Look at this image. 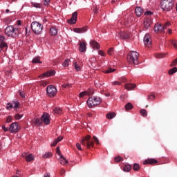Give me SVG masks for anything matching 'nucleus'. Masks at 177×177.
Listing matches in <instances>:
<instances>
[{
  "instance_id": "nucleus-1",
  "label": "nucleus",
  "mask_w": 177,
  "mask_h": 177,
  "mask_svg": "<svg viewBox=\"0 0 177 177\" xmlns=\"http://www.w3.org/2000/svg\"><path fill=\"white\" fill-rule=\"evenodd\" d=\"M93 140L97 145H99V139L97 137L93 136L92 138L91 136L87 135L84 138L81 140V145L89 149V147H93Z\"/></svg>"
},
{
  "instance_id": "nucleus-2",
  "label": "nucleus",
  "mask_w": 177,
  "mask_h": 177,
  "mask_svg": "<svg viewBox=\"0 0 177 177\" xmlns=\"http://www.w3.org/2000/svg\"><path fill=\"white\" fill-rule=\"evenodd\" d=\"M4 32L7 37H10V38H17V37H19V28L12 25L8 26Z\"/></svg>"
},
{
  "instance_id": "nucleus-3",
  "label": "nucleus",
  "mask_w": 177,
  "mask_h": 177,
  "mask_svg": "<svg viewBox=\"0 0 177 177\" xmlns=\"http://www.w3.org/2000/svg\"><path fill=\"white\" fill-rule=\"evenodd\" d=\"M174 0H161L160 8L164 12H171L174 5Z\"/></svg>"
},
{
  "instance_id": "nucleus-4",
  "label": "nucleus",
  "mask_w": 177,
  "mask_h": 177,
  "mask_svg": "<svg viewBox=\"0 0 177 177\" xmlns=\"http://www.w3.org/2000/svg\"><path fill=\"white\" fill-rule=\"evenodd\" d=\"M127 61L129 64H139V53L131 51L127 55Z\"/></svg>"
},
{
  "instance_id": "nucleus-5",
  "label": "nucleus",
  "mask_w": 177,
  "mask_h": 177,
  "mask_svg": "<svg viewBox=\"0 0 177 177\" xmlns=\"http://www.w3.org/2000/svg\"><path fill=\"white\" fill-rule=\"evenodd\" d=\"M100 103H102V98L97 96L90 97L87 100V105L89 109H92V107H95V106H97Z\"/></svg>"
},
{
  "instance_id": "nucleus-6",
  "label": "nucleus",
  "mask_w": 177,
  "mask_h": 177,
  "mask_svg": "<svg viewBox=\"0 0 177 177\" xmlns=\"http://www.w3.org/2000/svg\"><path fill=\"white\" fill-rule=\"evenodd\" d=\"M30 26L32 31L34 34H36V35H39V34L42 32V28H44V26L39 22L35 21L31 23Z\"/></svg>"
},
{
  "instance_id": "nucleus-7",
  "label": "nucleus",
  "mask_w": 177,
  "mask_h": 177,
  "mask_svg": "<svg viewBox=\"0 0 177 177\" xmlns=\"http://www.w3.org/2000/svg\"><path fill=\"white\" fill-rule=\"evenodd\" d=\"M46 93L49 97H55L57 93V88L53 85L46 87Z\"/></svg>"
},
{
  "instance_id": "nucleus-8",
  "label": "nucleus",
  "mask_w": 177,
  "mask_h": 177,
  "mask_svg": "<svg viewBox=\"0 0 177 177\" xmlns=\"http://www.w3.org/2000/svg\"><path fill=\"white\" fill-rule=\"evenodd\" d=\"M20 107V102L17 100H13L12 103L8 102L7 104L6 109L10 110V109H14V110L17 111V109Z\"/></svg>"
},
{
  "instance_id": "nucleus-9",
  "label": "nucleus",
  "mask_w": 177,
  "mask_h": 177,
  "mask_svg": "<svg viewBox=\"0 0 177 177\" xmlns=\"http://www.w3.org/2000/svg\"><path fill=\"white\" fill-rule=\"evenodd\" d=\"M20 127H19V123H17V122L12 123L9 127V131L10 133H17Z\"/></svg>"
},
{
  "instance_id": "nucleus-10",
  "label": "nucleus",
  "mask_w": 177,
  "mask_h": 177,
  "mask_svg": "<svg viewBox=\"0 0 177 177\" xmlns=\"http://www.w3.org/2000/svg\"><path fill=\"white\" fill-rule=\"evenodd\" d=\"M6 38L5 36L0 35V52H2V49H4V48H6L8 49V43L5 41Z\"/></svg>"
},
{
  "instance_id": "nucleus-11",
  "label": "nucleus",
  "mask_w": 177,
  "mask_h": 177,
  "mask_svg": "<svg viewBox=\"0 0 177 177\" xmlns=\"http://www.w3.org/2000/svg\"><path fill=\"white\" fill-rule=\"evenodd\" d=\"M145 46H147V48H150L151 45V37L150 36L149 34H146L144 37L143 39Z\"/></svg>"
},
{
  "instance_id": "nucleus-12",
  "label": "nucleus",
  "mask_w": 177,
  "mask_h": 177,
  "mask_svg": "<svg viewBox=\"0 0 177 177\" xmlns=\"http://www.w3.org/2000/svg\"><path fill=\"white\" fill-rule=\"evenodd\" d=\"M41 121H43L46 125H49L50 124V116L47 113H43L41 115Z\"/></svg>"
},
{
  "instance_id": "nucleus-13",
  "label": "nucleus",
  "mask_w": 177,
  "mask_h": 177,
  "mask_svg": "<svg viewBox=\"0 0 177 177\" xmlns=\"http://www.w3.org/2000/svg\"><path fill=\"white\" fill-rule=\"evenodd\" d=\"M78 16V12H74L70 19L68 20V24H75L77 23V17Z\"/></svg>"
},
{
  "instance_id": "nucleus-14",
  "label": "nucleus",
  "mask_w": 177,
  "mask_h": 177,
  "mask_svg": "<svg viewBox=\"0 0 177 177\" xmlns=\"http://www.w3.org/2000/svg\"><path fill=\"white\" fill-rule=\"evenodd\" d=\"M73 31L77 34H84V32H86L88 31V26H84L82 28H75Z\"/></svg>"
},
{
  "instance_id": "nucleus-15",
  "label": "nucleus",
  "mask_w": 177,
  "mask_h": 177,
  "mask_svg": "<svg viewBox=\"0 0 177 177\" xmlns=\"http://www.w3.org/2000/svg\"><path fill=\"white\" fill-rule=\"evenodd\" d=\"M153 30L155 32H164V26L161 24L157 23L155 24Z\"/></svg>"
},
{
  "instance_id": "nucleus-16",
  "label": "nucleus",
  "mask_w": 177,
  "mask_h": 177,
  "mask_svg": "<svg viewBox=\"0 0 177 177\" xmlns=\"http://www.w3.org/2000/svg\"><path fill=\"white\" fill-rule=\"evenodd\" d=\"M90 45H91V48H93V49H97V50L100 49V45L95 40H93V41H90Z\"/></svg>"
},
{
  "instance_id": "nucleus-17",
  "label": "nucleus",
  "mask_w": 177,
  "mask_h": 177,
  "mask_svg": "<svg viewBox=\"0 0 177 177\" xmlns=\"http://www.w3.org/2000/svg\"><path fill=\"white\" fill-rule=\"evenodd\" d=\"M153 23V21H151V19H146L145 21H144V26H145V28H146V30H149V28L151 26V24Z\"/></svg>"
},
{
  "instance_id": "nucleus-18",
  "label": "nucleus",
  "mask_w": 177,
  "mask_h": 177,
  "mask_svg": "<svg viewBox=\"0 0 177 177\" xmlns=\"http://www.w3.org/2000/svg\"><path fill=\"white\" fill-rule=\"evenodd\" d=\"M124 88L127 91H132V89H135V88H136V84L132 83H127L124 85Z\"/></svg>"
},
{
  "instance_id": "nucleus-19",
  "label": "nucleus",
  "mask_w": 177,
  "mask_h": 177,
  "mask_svg": "<svg viewBox=\"0 0 177 177\" xmlns=\"http://www.w3.org/2000/svg\"><path fill=\"white\" fill-rule=\"evenodd\" d=\"M143 12H145V10H143L140 7H136V15L138 17H140L142 15H143Z\"/></svg>"
},
{
  "instance_id": "nucleus-20",
  "label": "nucleus",
  "mask_w": 177,
  "mask_h": 177,
  "mask_svg": "<svg viewBox=\"0 0 177 177\" xmlns=\"http://www.w3.org/2000/svg\"><path fill=\"white\" fill-rule=\"evenodd\" d=\"M32 63L33 64H42V61H41V57H35L32 60Z\"/></svg>"
},
{
  "instance_id": "nucleus-21",
  "label": "nucleus",
  "mask_w": 177,
  "mask_h": 177,
  "mask_svg": "<svg viewBox=\"0 0 177 177\" xmlns=\"http://www.w3.org/2000/svg\"><path fill=\"white\" fill-rule=\"evenodd\" d=\"M80 52H86V43L82 41L80 42Z\"/></svg>"
},
{
  "instance_id": "nucleus-22",
  "label": "nucleus",
  "mask_w": 177,
  "mask_h": 177,
  "mask_svg": "<svg viewBox=\"0 0 177 177\" xmlns=\"http://www.w3.org/2000/svg\"><path fill=\"white\" fill-rule=\"evenodd\" d=\"M157 162H158L157 160L151 158V159L145 160L143 162V164H144V165H146L147 164H151V165L157 164Z\"/></svg>"
},
{
  "instance_id": "nucleus-23",
  "label": "nucleus",
  "mask_w": 177,
  "mask_h": 177,
  "mask_svg": "<svg viewBox=\"0 0 177 177\" xmlns=\"http://www.w3.org/2000/svg\"><path fill=\"white\" fill-rule=\"evenodd\" d=\"M59 162L62 165H66V164H68V160L63 156V155H61L60 158H59Z\"/></svg>"
},
{
  "instance_id": "nucleus-24",
  "label": "nucleus",
  "mask_w": 177,
  "mask_h": 177,
  "mask_svg": "<svg viewBox=\"0 0 177 177\" xmlns=\"http://www.w3.org/2000/svg\"><path fill=\"white\" fill-rule=\"evenodd\" d=\"M50 34L52 35V37H55V35H57V28L55 27L50 28Z\"/></svg>"
},
{
  "instance_id": "nucleus-25",
  "label": "nucleus",
  "mask_w": 177,
  "mask_h": 177,
  "mask_svg": "<svg viewBox=\"0 0 177 177\" xmlns=\"http://www.w3.org/2000/svg\"><path fill=\"white\" fill-rule=\"evenodd\" d=\"M31 6L36 8L37 9H41L42 8V4L40 3L31 2Z\"/></svg>"
},
{
  "instance_id": "nucleus-26",
  "label": "nucleus",
  "mask_w": 177,
  "mask_h": 177,
  "mask_svg": "<svg viewBox=\"0 0 177 177\" xmlns=\"http://www.w3.org/2000/svg\"><path fill=\"white\" fill-rule=\"evenodd\" d=\"M119 37H120L121 39H127V38H129V36L127 33L122 32L119 33Z\"/></svg>"
},
{
  "instance_id": "nucleus-27",
  "label": "nucleus",
  "mask_w": 177,
  "mask_h": 177,
  "mask_svg": "<svg viewBox=\"0 0 177 177\" xmlns=\"http://www.w3.org/2000/svg\"><path fill=\"white\" fill-rule=\"evenodd\" d=\"M132 169V166L131 165H126L123 167L124 172H129Z\"/></svg>"
},
{
  "instance_id": "nucleus-28",
  "label": "nucleus",
  "mask_w": 177,
  "mask_h": 177,
  "mask_svg": "<svg viewBox=\"0 0 177 177\" xmlns=\"http://www.w3.org/2000/svg\"><path fill=\"white\" fill-rule=\"evenodd\" d=\"M114 117H115V113L114 112H110L106 114V118H108V120H113Z\"/></svg>"
},
{
  "instance_id": "nucleus-29",
  "label": "nucleus",
  "mask_w": 177,
  "mask_h": 177,
  "mask_svg": "<svg viewBox=\"0 0 177 177\" xmlns=\"http://www.w3.org/2000/svg\"><path fill=\"white\" fill-rule=\"evenodd\" d=\"M25 160L28 162H30V161H32V160H34V156H32V154H28L26 156Z\"/></svg>"
},
{
  "instance_id": "nucleus-30",
  "label": "nucleus",
  "mask_w": 177,
  "mask_h": 177,
  "mask_svg": "<svg viewBox=\"0 0 177 177\" xmlns=\"http://www.w3.org/2000/svg\"><path fill=\"white\" fill-rule=\"evenodd\" d=\"M91 93L89 91H82L79 94V97H84V96H89Z\"/></svg>"
},
{
  "instance_id": "nucleus-31",
  "label": "nucleus",
  "mask_w": 177,
  "mask_h": 177,
  "mask_svg": "<svg viewBox=\"0 0 177 177\" xmlns=\"http://www.w3.org/2000/svg\"><path fill=\"white\" fill-rule=\"evenodd\" d=\"M53 111L55 114H62V113H63V110H62L60 107L54 108Z\"/></svg>"
},
{
  "instance_id": "nucleus-32",
  "label": "nucleus",
  "mask_w": 177,
  "mask_h": 177,
  "mask_svg": "<svg viewBox=\"0 0 177 177\" xmlns=\"http://www.w3.org/2000/svg\"><path fill=\"white\" fill-rule=\"evenodd\" d=\"M46 77H53V75H55V74H56V71H48L47 72H46Z\"/></svg>"
},
{
  "instance_id": "nucleus-33",
  "label": "nucleus",
  "mask_w": 177,
  "mask_h": 177,
  "mask_svg": "<svg viewBox=\"0 0 177 177\" xmlns=\"http://www.w3.org/2000/svg\"><path fill=\"white\" fill-rule=\"evenodd\" d=\"M167 56V54L158 53L155 55L156 59H164Z\"/></svg>"
},
{
  "instance_id": "nucleus-34",
  "label": "nucleus",
  "mask_w": 177,
  "mask_h": 177,
  "mask_svg": "<svg viewBox=\"0 0 177 177\" xmlns=\"http://www.w3.org/2000/svg\"><path fill=\"white\" fill-rule=\"evenodd\" d=\"M133 108V106H132V104H131L129 102L126 104V105L124 106L125 110H132Z\"/></svg>"
},
{
  "instance_id": "nucleus-35",
  "label": "nucleus",
  "mask_w": 177,
  "mask_h": 177,
  "mask_svg": "<svg viewBox=\"0 0 177 177\" xmlns=\"http://www.w3.org/2000/svg\"><path fill=\"white\" fill-rule=\"evenodd\" d=\"M70 62L71 61L68 59H65L62 64L63 67H68V66L70 65Z\"/></svg>"
},
{
  "instance_id": "nucleus-36",
  "label": "nucleus",
  "mask_w": 177,
  "mask_h": 177,
  "mask_svg": "<svg viewBox=\"0 0 177 177\" xmlns=\"http://www.w3.org/2000/svg\"><path fill=\"white\" fill-rule=\"evenodd\" d=\"M176 72H177V68L174 67L169 71V75H172V74H175V73Z\"/></svg>"
},
{
  "instance_id": "nucleus-37",
  "label": "nucleus",
  "mask_w": 177,
  "mask_h": 177,
  "mask_svg": "<svg viewBox=\"0 0 177 177\" xmlns=\"http://www.w3.org/2000/svg\"><path fill=\"white\" fill-rule=\"evenodd\" d=\"M74 68L76 71H81V66H80L77 62H74Z\"/></svg>"
},
{
  "instance_id": "nucleus-38",
  "label": "nucleus",
  "mask_w": 177,
  "mask_h": 177,
  "mask_svg": "<svg viewBox=\"0 0 177 177\" xmlns=\"http://www.w3.org/2000/svg\"><path fill=\"white\" fill-rule=\"evenodd\" d=\"M24 115V114L17 113L15 115L14 118H15L16 120H21Z\"/></svg>"
},
{
  "instance_id": "nucleus-39",
  "label": "nucleus",
  "mask_w": 177,
  "mask_h": 177,
  "mask_svg": "<svg viewBox=\"0 0 177 177\" xmlns=\"http://www.w3.org/2000/svg\"><path fill=\"white\" fill-rule=\"evenodd\" d=\"M140 113L142 117H147V111L146 109H141Z\"/></svg>"
},
{
  "instance_id": "nucleus-40",
  "label": "nucleus",
  "mask_w": 177,
  "mask_h": 177,
  "mask_svg": "<svg viewBox=\"0 0 177 177\" xmlns=\"http://www.w3.org/2000/svg\"><path fill=\"white\" fill-rule=\"evenodd\" d=\"M133 171H139L140 169V166H139V164L135 163L133 166Z\"/></svg>"
},
{
  "instance_id": "nucleus-41",
  "label": "nucleus",
  "mask_w": 177,
  "mask_h": 177,
  "mask_svg": "<svg viewBox=\"0 0 177 177\" xmlns=\"http://www.w3.org/2000/svg\"><path fill=\"white\" fill-rule=\"evenodd\" d=\"M44 158H50L52 157V153L50 152H46L45 154L43 156Z\"/></svg>"
},
{
  "instance_id": "nucleus-42",
  "label": "nucleus",
  "mask_w": 177,
  "mask_h": 177,
  "mask_svg": "<svg viewBox=\"0 0 177 177\" xmlns=\"http://www.w3.org/2000/svg\"><path fill=\"white\" fill-rule=\"evenodd\" d=\"M108 55H109V56L114 55V48H111L108 50Z\"/></svg>"
},
{
  "instance_id": "nucleus-43",
  "label": "nucleus",
  "mask_w": 177,
  "mask_h": 177,
  "mask_svg": "<svg viewBox=\"0 0 177 177\" xmlns=\"http://www.w3.org/2000/svg\"><path fill=\"white\" fill-rule=\"evenodd\" d=\"M35 124L36 125H41L42 124V118L41 119L37 118L35 120Z\"/></svg>"
},
{
  "instance_id": "nucleus-44",
  "label": "nucleus",
  "mask_w": 177,
  "mask_h": 177,
  "mask_svg": "<svg viewBox=\"0 0 177 177\" xmlns=\"http://www.w3.org/2000/svg\"><path fill=\"white\" fill-rule=\"evenodd\" d=\"M115 162H120V161H122L124 160L121 156H116L114 158Z\"/></svg>"
},
{
  "instance_id": "nucleus-45",
  "label": "nucleus",
  "mask_w": 177,
  "mask_h": 177,
  "mask_svg": "<svg viewBox=\"0 0 177 177\" xmlns=\"http://www.w3.org/2000/svg\"><path fill=\"white\" fill-rule=\"evenodd\" d=\"M71 86H73V84H67V83H64V84H62V88H71Z\"/></svg>"
},
{
  "instance_id": "nucleus-46",
  "label": "nucleus",
  "mask_w": 177,
  "mask_h": 177,
  "mask_svg": "<svg viewBox=\"0 0 177 177\" xmlns=\"http://www.w3.org/2000/svg\"><path fill=\"white\" fill-rule=\"evenodd\" d=\"M115 71V69H113L111 68H109L108 70L105 71L106 74H110V73H114Z\"/></svg>"
},
{
  "instance_id": "nucleus-47",
  "label": "nucleus",
  "mask_w": 177,
  "mask_h": 177,
  "mask_svg": "<svg viewBox=\"0 0 177 177\" xmlns=\"http://www.w3.org/2000/svg\"><path fill=\"white\" fill-rule=\"evenodd\" d=\"M156 95H154V94H151L147 96V100H153V99H155Z\"/></svg>"
},
{
  "instance_id": "nucleus-48",
  "label": "nucleus",
  "mask_w": 177,
  "mask_h": 177,
  "mask_svg": "<svg viewBox=\"0 0 177 177\" xmlns=\"http://www.w3.org/2000/svg\"><path fill=\"white\" fill-rule=\"evenodd\" d=\"M111 85H113V86H115V85L120 86V85H121V82H118V81L112 82Z\"/></svg>"
},
{
  "instance_id": "nucleus-49",
  "label": "nucleus",
  "mask_w": 177,
  "mask_h": 177,
  "mask_svg": "<svg viewBox=\"0 0 177 177\" xmlns=\"http://www.w3.org/2000/svg\"><path fill=\"white\" fill-rule=\"evenodd\" d=\"M171 45H173L174 49H177L176 41L172 40L171 41Z\"/></svg>"
},
{
  "instance_id": "nucleus-50",
  "label": "nucleus",
  "mask_w": 177,
  "mask_h": 177,
  "mask_svg": "<svg viewBox=\"0 0 177 177\" xmlns=\"http://www.w3.org/2000/svg\"><path fill=\"white\" fill-rule=\"evenodd\" d=\"M169 26H171V23H169V21H167L166 24H165L163 25L164 30L168 28V27H169Z\"/></svg>"
},
{
  "instance_id": "nucleus-51",
  "label": "nucleus",
  "mask_w": 177,
  "mask_h": 177,
  "mask_svg": "<svg viewBox=\"0 0 177 177\" xmlns=\"http://www.w3.org/2000/svg\"><path fill=\"white\" fill-rule=\"evenodd\" d=\"M56 153L58 154V156H59V157H61L62 153L60 152V147H57L56 148Z\"/></svg>"
},
{
  "instance_id": "nucleus-52",
  "label": "nucleus",
  "mask_w": 177,
  "mask_h": 177,
  "mask_svg": "<svg viewBox=\"0 0 177 177\" xmlns=\"http://www.w3.org/2000/svg\"><path fill=\"white\" fill-rule=\"evenodd\" d=\"M19 95L20 96H21V97H23L24 99L26 97V94L24 93H23V91L19 90Z\"/></svg>"
},
{
  "instance_id": "nucleus-53",
  "label": "nucleus",
  "mask_w": 177,
  "mask_h": 177,
  "mask_svg": "<svg viewBox=\"0 0 177 177\" xmlns=\"http://www.w3.org/2000/svg\"><path fill=\"white\" fill-rule=\"evenodd\" d=\"M6 122H7V124H9V122H12V118L11 116H8L6 120Z\"/></svg>"
},
{
  "instance_id": "nucleus-54",
  "label": "nucleus",
  "mask_w": 177,
  "mask_h": 177,
  "mask_svg": "<svg viewBox=\"0 0 177 177\" xmlns=\"http://www.w3.org/2000/svg\"><path fill=\"white\" fill-rule=\"evenodd\" d=\"M152 15H153V12H151V11H146L145 12V16H151Z\"/></svg>"
},
{
  "instance_id": "nucleus-55",
  "label": "nucleus",
  "mask_w": 177,
  "mask_h": 177,
  "mask_svg": "<svg viewBox=\"0 0 177 177\" xmlns=\"http://www.w3.org/2000/svg\"><path fill=\"white\" fill-rule=\"evenodd\" d=\"M1 128H2L3 131H4V132H8V131H9V128L6 127L5 125H2Z\"/></svg>"
},
{
  "instance_id": "nucleus-56",
  "label": "nucleus",
  "mask_w": 177,
  "mask_h": 177,
  "mask_svg": "<svg viewBox=\"0 0 177 177\" xmlns=\"http://www.w3.org/2000/svg\"><path fill=\"white\" fill-rule=\"evenodd\" d=\"M76 147H77V150H80L82 151V148L81 147V145H80V143L76 144Z\"/></svg>"
},
{
  "instance_id": "nucleus-57",
  "label": "nucleus",
  "mask_w": 177,
  "mask_h": 177,
  "mask_svg": "<svg viewBox=\"0 0 177 177\" xmlns=\"http://www.w3.org/2000/svg\"><path fill=\"white\" fill-rule=\"evenodd\" d=\"M55 140L59 143V142H62V140H63V137L59 136L57 139H55Z\"/></svg>"
},
{
  "instance_id": "nucleus-58",
  "label": "nucleus",
  "mask_w": 177,
  "mask_h": 177,
  "mask_svg": "<svg viewBox=\"0 0 177 177\" xmlns=\"http://www.w3.org/2000/svg\"><path fill=\"white\" fill-rule=\"evenodd\" d=\"M119 80H120L121 84H122V82H123V83L124 82H127V78H125V77H122V78H120Z\"/></svg>"
},
{
  "instance_id": "nucleus-59",
  "label": "nucleus",
  "mask_w": 177,
  "mask_h": 177,
  "mask_svg": "<svg viewBox=\"0 0 177 177\" xmlns=\"http://www.w3.org/2000/svg\"><path fill=\"white\" fill-rule=\"evenodd\" d=\"M98 55H100V56H104V52H103L101 50H98Z\"/></svg>"
},
{
  "instance_id": "nucleus-60",
  "label": "nucleus",
  "mask_w": 177,
  "mask_h": 177,
  "mask_svg": "<svg viewBox=\"0 0 177 177\" xmlns=\"http://www.w3.org/2000/svg\"><path fill=\"white\" fill-rule=\"evenodd\" d=\"M64 174H66V170L64 169H62L60 171V175H62V176H63V175H64Z\"/></svg>"
},
{
  "instance_id": "nucleus-61",
  "label": "nucleus",
  "mask_w": 177,
  "mask_h": 177,
  "mask_svg": "<svg viewBox=\"0 0 177 177\" xmlns=\"http://www.w3.org/2000/svg\"><path fill=\"white\" fill-rule=\"evenodd\" d=\"M59 142L56 140H55L54 141H53V142L51 144V146L52 147H55V146H56V145H57Z\"/></svg>"
},
{
  "instance_id": "nucleus-62",
  "label": "nucleus",
  "mask_w": 177,
  "mask_h": 177,
  "mask_svg": "<svg viewBox=\"0 0 177 177\" xmlns=\"http://www.w3.org/2000/svg\"><path fill=\"white\" fill-rule=\"evenodd\" d=\"M44 77H46V73H42L39 76V78H44Z\"/></svg>"
},
{
  "instance_id": "nucleus-63",
  "label": "nucleus",
  "mask_w": 177,
  "mask_h": 177,
  "mask_svg": "<svg viewBox=\"0 0 177 177\" xmlns=\"http://www.w3.org/2000/svg\"><path fill=\"white\" fill-rule=\"evenodd\" d=\"M17 24L18 26H21V20L17 21Z\"/></svg>"
},
{
  "instance_id": "nucleus-64",
  "label": "nucleus",
  "mask_w": 177,
  "mask_h": 177,
  "mask_svg": "<svg viewBox=\"0 0 177 177\" xmlns=\"http://www.w3.org/2000/svg\"><path fill=\"white\" fill-rule=\"evenodd\" d=\"M44 177H50V174H45Z\"/></svg>"
}]
</instances>
